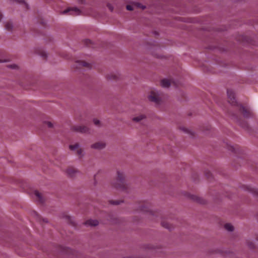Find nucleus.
I'll return each mask as SVG.
<instances>
[{
	"instance_id": "obj_1",
	"label": "nucleus",
	"mask_w": 258,
	"mask_h": 258,
	"mask_svg": "<svg viewBox=\"0 0 258 258\" xmlns=\"http://www.w3.org/2000/svg\"><path fill=\"white\" fill-rule=\"evenodd\" d=\"M227 93L229 102L232 105H237L239 111L245 117H250L251 115L250 110L248 108L238 104L236 101L233 91L231 89H228Z\"/></svg>"
},
{
	"instance_id": "obj_2",
	"label": "nucleus",
	"mask_w": 258,
	"mask_h": 258,
	"mask_svg": "<svg viewBox=\"0 0 258 258\" xmlns=\"http://www.w3.org/2000/svg\"><path fill=\"white\" fill-rule=\"evenodd\" d=\"M117 177L115 182L112 183V185L117 189L125 190L127 188V185L125 180V177L123 172L117 171Z\"/></svg>"
},
{
	"instance_id": "obj_3",
	"label": "nucleus",
	"mask_w": 258,
	"mask_h": 258,
	"mask_svg": "<svg viewBox=\"0 0 258 258\" xmlns=\"http://www.w3.org/2000/svg\"><path fill=\"white\" fill-rule=\"evenodd\" d=\"M149 100L157 104H159L161 101V97L159 93L154 90L151 91L150 94L148 96Z\"/></svg>"
},
{
	"instance_id": "obj_4",
	"label": "nucleus",
	"mask_w": 258,
	"mask_h": 258,
	"mask_svg": "<svg viewBox=\"0 0 258 258\" xmlns=\"http://www.w3.org/2000/svg\"><path fill=\"white\" fill-rule=\"evenodd\" d=\"M75 67L76 69H81L82 68L90 69L91 68V65L84 61L77 60L75 62Z\"/></svg>"
},
{
	"instance_id": "obj_5",
	"label": "nucleus",
	"mask_w": 258,
	"mask_h": 258,
	"mask_svg": "<svg viewBox=\"0 0 258 258\" xmlns=\"http://www.w3.org/2000/svg\"><path fill=\"white\" fill-rule=\"evenodd\" d=\"M70 149L72 151H76L77 155L80 158H81L83 156V151L79 147V145L78 144L70 145Z\"/></svg>"
},
{
	"instance_id": "obj_6",
	"label": "nucleus",
	"mask_w": 258,
	"mask_h": 258,
	"mask_svg": "<svg viewBox=\"0 0 258 258\" xmlns=\"http://www.w3.org/2000/svg\"><path fill=\"white\" fill-rule=\"evenodd\" d=\"M68 13H70L71 15H78L80 14V11L77 8H71L65 10L62 12L63 14H66Z\"/></svg>"
},
{
	"instance_id": "obj_7",
	"label": "nucleus",
	"mask_w": 258,
	"mask_h": 258,
	"mask_svg": "<svg viewBox=\"0 0 258 258\" xmlns=\"http://www.w3.org/2000/svg\"><path fill=\"white\" fill-rule=\"evenodd\" d=\"M73 129L76 132L82 133H85L88 131V128L87 126L82 125L74 126Z\"/></svg>"
},
{
	"instance_id": "obj_8",
	"label": "nucleus",
	"mask_w": 258,
	"mask_h": 258,
	"mask_svg": "<svg viewBox=\"0 0 258 258\" xmlns=\"http://www.w3.org/2000/svg\"><path fill=\"white\" fill-rule=\"evenodd\" d=\"M134 7L139 8L142 9V10H144V9H145V6H144L142 5H141V4L138 3H135L133 4L132 5H127L126 8L127 10L132 11L134 10Z\"/></svg>"
},
{
	"instance_id": "obj_9",
	"label": "nucleus",
	"mask_w": 258,
	"mask_h": 258,
	"mask_svg": "<svg viewBox=\"0 0 258 258\" xmlns=\"http://www.w3.org/2000/svg\"><path fill=\"white\" fill-rule=\"evenodd\" d=\"M172 83H173L175 86H177L176 84H175V83H174L173 81L171 82L170 80L166 79H164L161 80V85L163 87L168 88Z\"/></svg>"
},
{
	"instance_id": "obj_10",
	"label": "nucleus",
	"mask_w": 258,
	"mask_h": 258,
	"mask_svg": "<svg viewBox=\"0 0 258 258\" xmlns=\"http://www.w3.org/2000/svg\"><path fill=\"white\" fill-rule=\"evenodd\" d=\"M105 147V144L103 142H98L92 145L91 147L95 149H102Z\"/></svg>"
},
{
	"instance_id": "obj_11",
	"label": "nucleus",
	"mask_w": 258,
	"mask_h": 258,
	"mask_svg": "<svg viewBox=\"0 0 258 258\" xmlns=\"http://www.w3.org/2000/svg\"><path fill=\"white\" fill-rule=\"evenodd\" d=\"M245 190L252 193L253 195L258 197V189L253 188L249 185L245 186Z\"/></svg>"
},
{
	"instance_id": "obj_12",
	"label": "nucleus",
	"mask_w": 258,
	"mask_h": 258,
	"mask_svg": "<svg viewBox=\"0 0 258 258\" xmlns=\"http://www.w3.org/2000/svg\"><path fill=\"white\" fill-rule=\"evenodd\" d=\"M140 211L145 212H149L152 213V211L149 208L148 204L147 203H144L140 207Z\"/></svg>"
},
{
	"instance_id": "obj_13",
	"label": "nucleus",
	"mask_w": 258,
	"mask_h": 258,
	"mask_svg": "<svg viewBox=\"0 0 258 258\" xmlns=\"http://www.w3.org/2000/svg\"><path fill=\"white\" fill-rule=\"evenodd\" d=\"M77 172V170L73 167H69L67 170V173L70 176H73Z\"/></svg>"
},
{
	"instance_id": "obj_14",
	"label": "nucleus",
	"mask_w": 258,
	"mask_h": 258,
	"mask_svg": "<svg viewBox=\"0 0 258 258\" xmlns=\"http://www.w3.org/2000/svg\"><path fill=\"white\" fill-rule=\"evenodd\" d=\"M85 224L87 225L95 226L98 224V221L96 220L90 219L85 222Z\"/></svg>"
},
{
	"instance_id": "obj_15",
	"label": "nucleus",
	"mask_w": 258,
	"mask_h": 258,
	"mask_svg": "<svg viewBox=\"0 0 258 258\" xmlns=\"http://www.w3.org/2000/svg\"><path fill=\"white\" fill-rule=\"evenodd\" d=\"M34 195L35 196L36 199L40 202L43 203V199L42 198V196L38 191L35 190L34 191Z\"/></svg>"
},
{
	"instance_id": "obj_16",
	"label": "nucleus",
	"mask_w": 258,
	"mask_h": 258,
	"mask_svg": "<svg viewBox=\"0 0 258 258\" xmlns=\"http://www.w3.org/2000/svg\"><path fill=\"white\" fill-rule=\"evenodd\" d=\"M224 227L227 230L229 231H232L234 229L233 226L230 223L225 224Z\"/></svg>"
},
{
	"instance_id": "obj_17",
	"label": "nucleus",
	"mask_w": 258,
	"mask_h": 258,
	"mask_svg": "<svg viewBox=\"0 0 258 258\" xmlns=\"http://www.w3.org/2000/svg\"><path fill=\"white\" fill-rule=\"evenodd\" d=\"M145 118V116L143 114L140 115L138 116L134 117L133 120L136 122H139Z\"/></svg>"
},
{
	"instance_id": "obj_18",
	"label": "nucleus",
	"mask_w": 258,
	"mask_h": 258,
	"mask_svg": "<svg viewBox=\"0 0 258 258\" xmlns=\"http://www.w3.org/2000/svg\"><path fill=\"white\" fill-rule=\"evenodd\" d=\"M13 27L12 24L11 22H7L5 24V28L6 29L10 31L12 30Z\"/></svg>"
},
{
	"instance_id": "obj_19",
	"label": "nucleus",
	"mask_w": 258,
	"mask_h": 258,
	"mask_svg": "<svg viewBox=\"0 0 258 258\" xmlns=\"http://www.w3.org/2000/svg\"><path fill=\"white\" fill-rule=\"evenodd\" d=\"M162 225L163 227H164L169 230H171V225H170L169 223H168L167 222H165V221L162 222Z\"/></svg>"
},
{
	"instance_id": "obj_20",
	"label": "nucleus",
	"mask_w": 258,
	"mask_h": 258,
	"mask_svg": "<svg viewBox=\"0 0 258 258\" xmlns=\"http://www.w3.org/2000/svg\"><path fill=\"white\" fill-rule=\"evenodd\" d=\"M108 78L109 79L116 80V79H117V75L116 74H111L110 75H108Z\"/></svg>"
},
{
	"instance_id": "obj_21",
	"label": "nucleus",
	"mask_w": 258,
	"mask_h": 258,
	"mask_svg": "<svg viewBox=\"0 0 258 258\" xmlns=\"http://www.w3.org/2000/svg\"><path fill=\"white\" fill-rule=\"evenodd\" d=\"M18 2H19L20 4H23L26 9H28V5L27 3H25L24 0H17Z\"/></svg>"
},
{
	"instance_id": "obj_22",
	"label": "nucleus",
	"mask_w": 258,
	"mask_h": 258,
	"mask_svg": "<svg viewBox=\"0 0 258 258\" xmlns=\"http://www.w3.org/2000/svg\"><path fill=\"white\" fill-rule=\"evenodd\" d=\"M93 122H94V123L96 125H97V126H99L100 125V121L97 119H94L93 120Z\"/></svg>"
},
{
	"instance_id": "obj_23",
	"label": "nucleus",
	"mask_w": 258,
	"mask_h": 258,
	"mask_svg": "<svg viewBox=\"0 0 258 258\" xmlns=\"http://www.w3.org/2000/svg\"><path fill=\"white\" fill-rule=\"evenodd\" d=\"M120 203L119 201H111L110 203L113 205H118Z\"/></svg>"
},
{
	"instance_id": "obj_24",
	"label": "nucleus",
	"mask_w": 258,
	"mask_h": 258,
	"mask_svg": "<svg viewBox=\"0 0 258 258\" xmlns=\"http://www.w3.org/2000/svg\"><path fill=\"white\" fill-rule=\"evenodd\" d=\"M45 123L48 127H52L53 126L52 123L49 121H46Z\"/></svg>"
},
{
	"instance_id": "obj_25",
	"label": "nucleus",
	"mask_w": 258,
	"mask_h": 258,
	"mask_svg": "<svg viewBox=\"0 0 258 258\" xmlns=\"http://www.w3.org/2000/svg\"><path fill=\"white\" fill-rule=\"evenodd\" d=\"M40 55L44 58H45L47 57V54L45 51H43L41 52Z\"/></svg>"
},
{
	"instance_id": "obj_26",
	"label": "nucleus",
	"mask_w": 258,
	"mask_h": 258,
	"mask_svg": "<svg viewBox=\"0 0 258 258\" xmlns=\"http://www.w3.org/2000/svg\"><path fill=\"white\" fill-rule=\"evenodd\" d=\"M195 199L194 200H196L198 202L201 203V204H204V202H203L201 201V199L200 198H198L196 197H195Z\"/></svg>"
},
{
	"instance_id": "obj_27",
	"label": "nucleus",
	"mask_w": 258,
	"mask_h": 258,
	"mask_svg": "<svg viewBox=\"0 0 258 258\" xmlns=\"http://www.w3.org/2000/svg\"><path fill=\"white\" fill-rule=\"evenodd\" d=\"M248 245L250 248H253L254 247V244L252 242L248 243Z\"/></svg>"
},
{
	"instance_id": "obj_28",
	"label": "nucleus",
	"mask_w": 258,
	"mask_h": 258,
	"mask_svg": "<svg viewBox=\"0 0 258 258\" xmlns=\"http://www.w3.org/2000/svg\"><path fill=\"white\" fill-rule=\"evenodd\" d=\"M230 150H231V151L232 152H234V153H237V151H236V147L231 146L230 147Z\"/></svg>"
},
{
	"instance_id": "obj_29",
	"label": "nucleus",
	"mask_w": 258,
	"mask_h": 258,
	"mask_svg": "<svg viewBox=\"0 0 258 258\" xmlns=\"http://www.w3.org/2000/svg\"><path fill=\"white\" fill-rule=\"evenodd\" d=\"M9 67L10 68H12V69H17L18 68V66L16 64H12V65H10L9 66Z\"/></svg>"
},
{
	"instance_id": "obj_30",
	"label": "nucleus",
	"mask_w": 258,
	"mask_h": 258,
	"mask_svg": "<svg viewBox=\"0 0 258 258\" xmlns=\"http://www.w3.org/2000/svg\"><path fill=\"white\" fill-rule=\"evenodd\" d=\"M107 7L108 8V9L111 11H112L113 10V7L111 6L110 4H108L107 5Z\"/></svg>"
},
{
	"instance_id": "obj_31",
	"label": "nucleus",
	"mask_w": 258,
	"mask_h": 258,
	"mask_svg": "<svg viewBox=\"0 0 258 258\" xmlns=\"http://www.w3.org/2000/svg\"><path fill=\"white\" fill-rule=\"evenodd\" d=\"M85 43H86L87 45H89V44L91 43V41L90 40H86L85 41Z\"/></svg>"
},
{
	"instance_id": "obj_32",
	"label": "nucleus",
	"mask_w": 258,
	"mask_h": 258,
	"mask_svg": "<svg viewBox=\"0 0 258 258\" xmlns=\"http://www.w3.org/2000/svg\"><path fill=\"white\" fill-rule=\"evenodd\" d=\"M2 17H3V15H2V13L0 12V21L2 19Z\"/></svg>"
},
{
	"instance_id": "obj_33",
	"label": "nucleus",
	"mask_w": 258,
	"mask_h": 258,
	"mask_svg": "<svg viewBox=\"0 0 258 258\" xmlns=\"http://www.w3.org/2000/svg\"><path fill=\"white\" fill-rule=\"evenodd\" d=\"M241 125L243 127H246L247 126V124H244H244H241Z\"/></svg>"
},
{
	"instance_id": "obj_34",
	"label": "nucleus",
	"mask_w": 258,
	"mask_h": 258,
	"mask_svg": "<svg viewBox=\"0 0 258 258\" xmlns=\"http://www.w3.org/2000/svg\"><path fill=\"white\" fill-rule=\"evenodd\" d=\"M43 221H44V222H47V221L46 220H45V219H43Z\"/></svg>"
},
{
	"instance_id": "obj_35",
	"label": "nucleus",
	"mask_w": 258,
	"mask_h": 258,
	"mask_svg": "<svg viewBox=\"0 0 258 258\" xmlns=\"http://www.w3.org/2000/svg\"><path fill=\"white\" fill-rule=\"evenodd\" d=\"M80 2H81V3H83V0H80Z\"/></svg>"
}]
</instances>
